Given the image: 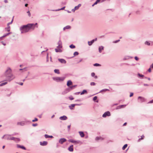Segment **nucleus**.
<instances>
[{
    "instance_id": "nucleus-37",
    "label": "nucleus",
    "mask_w": 153,
    "mask_h": 153,
    "mask_svg": "<svg viewBox=\"0 0 153 153\" xmlns=\"http://www.w3.org/2000/svg\"><path fill=\"white\" fill-rule=\"evenodd\" d=\"M79 54V53L77 52H75L74 53V56H76V55H77Z\"/></svg>"
},
{
    "instance_id": "nucleus-32",
    "label": "nucleus",
    "mask_w": 153,
    "mask_h": 153,
    "mask_svg": "<svg viewBox=\"0 0 153 153\" xmlns=\"http://www.w3.org/2000/svg\"><path fill=\"white\" fill-rule=\"evenodd\" d=\"M127 146L128 145L127 144H125L122 148L123 150H124L127 147Z\"/></svg>"
},
{
    "instance_id": "nucleus-47",
    "label": "nucleus",
    "mask_w": 153,
    "mask_h": 153,
    "mask_svg": "<svg viewBox=\"0 0 153 153\" xmlns=\"http://www.w3.org/2000/svg\"><path fill=\"white\" fill-rule=\"evenodd\" d=\"M32 125L33 126H36L37 125V123L33 124Z\"/></svg>"
},
{
    "instance_id": "nucleus-11",
    "label": "nucleus",
    "mask_w": 153,
    "mask_h": 153,
    "mask_svg": "<svg viewBox=\"0 0 153 153\" xmlns=\"http://www.w3.org/2000/svg\"><path fill=\"white\" fill-rule=\"evenodd\" d=\"M138 100H140V102H143L145 101V99L143 97H139L138 98Z\"/></svg>"
},
{
    "instance_id": "nucleus-8",
    "label": "nucleus",
    "mask_w": 153,
    "mask_h": 153,
    "mask_svg": "<svg viewBox=\"0 0 153 153\" xmlns=\"http://www.w3.org/2000/svg\"><path fill=\"white\" fill-rule=\"evenodd\" d=\"M66 141V140L65 138H63L60 139L59 141V143L62 144L63 143L65 142Z\"/></svg>"
},
{
    "instance_id": "nucleus-2",
    "label": "nucleus",
    "mask_w": 153,
    "mask_h": 153,
    "mask_svg": "<svg viewBox=\"0 0 153 153\" xmlns=\"http://www.w3.org/2000/svg\"><path fill=\"white\" fill-rule=\"evenodd\" d=\"M11 70L10 68H8L5 73V75L7 77V79L10 81L14 78V77L11 73Z\"/></svg>"
},
{
    "instance_id": "nucleus-31",
    "label": "nucleus",
    "mask_w": 153,
    "mask_h": 153,
    "mask_svg": "<svg viewBox=\"0 0 153 153\" xmlns=\"http://www.w3.org/2000/svg\"><path fill=\"white\" fill-rule=\"evenodd\" d=\"M75 105V104H71V106H69L70 108L71 109H73V108L74 107Z\"/></svg>"
},
{
    "instance_id": "nucleus-30",
    "label": "nucleus",
    "mask_w": 153,
    "mask_h": 153,
    "mask_svg": "<svg viewBox=\"0 0 153 153\" xmlns=\"http://www.w3.org/2000/svg\"><path fill=\"white\" fill-rule=\"evenodd\" d=\"M54 71L55 73H57L58 74H59L60 73L59 70L58 69L54 70Z\"/></svg>"
},
{
    "instance_id": "nucleus-39",
    "label": "nucleus",
    "mask_w": 153,
    "mask_h": 153,
    "mask_svg": "<svg viewBox=\"0 0 153 153\" xmlns=\"http://www.w3.org/2000/svg\"><path fill=\"white\" fill-rule=\"evenodd\" d=\"M90 85H96V84L95 82H91V83Z\"/></svg>"
},
{
    "instance_id": "nucleus-59",
    "label": "nucleus",
    "mask_w": 153,
    "mask_h": 153,
    "mask_svg": "<svg viewBox=\"0 0 153 153\" xmlns=\"http://www.w3.org/2000/svg\"><path fill=\"white\" fill-rule=\"evenodd\" d=\"M10 33H7L6 35H5V36H4L3 37H5L6 36L8 35Z\"/></svg>"
},
{
    "instance_id": "nucleus-36",
    "label": "nucleus",
    "mask_w": 153,
    "mask_h": 153,
    "mask_svg": "<svg viewBox=\"0 0 153 153\" xmlns=\"http://www.w3.org/2000/svg\"><path fill=\"white\" fill-rule=\"evenodd\" d=\"M70 47L71 48H75V46L73 45H71L70 46Z\"/></svg>"
},
{
    "instance_id": "nucleus-15",
    "label": "nucleus",
    "mask_w": 153,
    "mask_h": 153,
    "mask_svg": "<svg viewBox=\"0 0 153 153\" xmlns=\"http://www.w3.org/2000/svg\"><path fill=\"white\" fill-rule=\"evenodd\" d=\"M68 150L70 152H73V145H71L69 147Z\"/></svg>"
},
{
    "instance_id": "nucleus-3",
    "label": "nucleus",
    "mask_w": 153,
    "mask_h": 153,
    "mask_svg": "<svg viewBox=\"0 0 153 153\" xmlns=\"http://www.w3.org/2000/svg\"><path fill=\"white\" fill-rule=\"evenodd\" d=\"M65 79V77H56L53 78V79L54 80L57 82H61L63 81Z\"/></svg>"
},
{
    "instance_id": "nucleus-6",
    "label": "nucleus",
    "mask_w": 153,
    "mask_h": 153,
    "mask_svg": "<svg viewBox=\"0 0 153 153\" xmlns=\"http://www.w3.org/2000/svg\"><path fill=\"white\" fill-rule=\"evenodd\" d=\"M13 18L11 22H10L9 23L7 24V28H6V30H7V32L10 31V27L9 26V24H10L12 23L13 22Z\"/></svg>"
},
{
    "instance_id": "nucleus-57",
    "label": "nucleus",
    "mask_w": 153,
    "mask_h": 153,
    "mask_svg": "<svg viewBox=\"0 0 153 153\" xmlns=\"http://www.w3.org/2000/svg\"><path fill=\"white\" fill-rule=\"evenodd\" d=\"M150 67L151 68H153V63L151 65Z\"/></svg>"
},
{
    "instance_id": "nucleus-51",
    "label": "nucleus",
    "mask_w": 153,
    "mask_h": 153,
    "mask_svg": "<svg viewBox=\"0 0 153 153\" xmlns=\"http://www.w3.org/2000/svg\"><path fill=\"white\" fill-rule=\"evenodd\" d=\"M120 41V40H117V41H115L114 42V43H117V42H119V41Z\"/></svg>"
},
{
    "instance_id": "nucleus-29",
    "label": "nucleus",
    "mask_w": 153,
    "mask_h": 153,
    "mask_svg": "<svg viewBox=\"0 0 153 153\" xmlns=\"http://www.w3.org/2000/svg\"><path fill=\"white\" fill-rule=\"evenodd\" d=\"M7 82H3L0 84V86H2L7 84Z\"/></svg>"
},
{
    "instance_id": "nucleus-19",
    "label": "nucleus",
    "mask_w": 153,
    "mask_h": 153,
    "mask_svg": "<svg viewBox=\"0 0 153 153\" xmlns=\"http://www.w3.org/2000/svg\"><path fill=\"white\" fill-rule=\"evenodd\" d=\"M79 133L81 137H84L85 135L83 132H82V131H79Z\"/></svg>"
},
{
    "instance_id": "nucleus-41",
    "label": "nucleus",
    "mask_w": 153,
    "mask_h": 153,
    "mask_svg": "<svg viewBox=\"0 0 153 153\" xmlns=\"http://www.w3.org/2000/svg\"><path fill=\"white\" fill-rule=\"evenodd\" d=\"M38 120V119L37 118H35L34 120H32V122H34L35 121H37Z\"/></svg>"
},
{
    "instance_id": "nucleus-26",
    "label": "nucleus",
    "mask_w": 153,
    "mask_h": 153,
    "mask_svg": "<svg viewBox=\"0 0 153 153\" xmlns=\"http://www.w3.org/2000/svg\"><path fill=\"white\" fill-rule=\"evenodd\" d=\"M126 106V105H120L118 106V108H123L124 107H125Z\"/></svg>"
},
{
    "instance_id": "nucleus-58",
    "label": "nucleus",
    "mask_w": 153,
    "mask_h": 153,
    "mask_svg": "<svg viewBox=\"0 0 153 153\" xmlns=\"http://www.w3.org/2000/svg\"><path fill=\"white\" fill-rule=\"evenodd\" d=\"M126 124H127L126 123H125L123 124V126H126Z\"/></svg>"
},
{
    "instance_id": "nucleus-64",
    "label": "nucleus",
    "mask_w": 153,
    "mask_h": 153,
    "mask_svg": "<svg viewBox=\"0 0 153 153\" xmlns=\"http://www.w3.org/2000/svg\"><path fill=\"white\" fill-rule=\"evenodd\" d=\"M4 147H5V146H3V147H2V148H3V149H4Z\"/></svg>"
},
{
    "instance_id": "nucleus-38",
    "label": "nucleus",
    "mask_w": 153,
    "mask_h": 153,
    "mask_svg": "<svg viewBox=\"0 0 153 153\" xmlns=\"http://www.w3.org/2000/svg\"><path fill=\"white\" fill-rule=\"evenodd\" d=\"M145 44L148 45H150V43L149 42H148V41H146L145 42Z\"/></svg>"
},
{
    "instance_id": "nucleus-62",
    "label": "nucleus",
    "mask_w": 153,
    "mask_h": 153,
    "mask_svg": "<svg viewBox=\"0 0 153 153\" xmlns=\"http://www.w3.org/2000/svg\"><path fill=\"white\" fill-rule=\"evenodd\" d=\"M20 85H23V83H22V82H21V83L20 84Z\"/></svg>"
},
{
    "instance_id": "nucleus-45",
    "label": "nucleus",
    "mask_w": 153,
    "mask_h": 153,
    "mask_svg": "<svg viewBox=\"0 0 153 153\" xmlns=\"http://www.w3.org/2000/svg\"><path fill=\"white\" fill-rule=\"evenodd\" d=\"M95 73H92L91 74V75L92 76H95Z\"/></svg>"
},
{
    "instance_id": "nucleus-20",
    "label": "nucleus",
    "mask_w": 153,
    "mask_h": 153,
    "mask_svg": "<svg viewBox=\"0 0 153 153\" xmlns=\"http://www.w3.org/2000/svg\"><path fill=\"white\" fill-rule=\"evenodd\" d=\"M13 140H14L15 141L19 142L20 141V139L19 138H15L14 137V139Z\"/></svg>"
},
{
    "instance_id": "nucleus-22",
    "label": "nucleus",
    "mask_w": 153,
    "mask_h": 153,
    "mask_svg": "<svg viewBox=\"0 0 153 153\" xmlns=\"http://www.w3.org/2000/svg\"><path fill=\"white\" fill-rule=\"evenodd\" d=\"M55 51L56 52H62V50L60 49V48H56L55 49Z\"/></svg>"
},
{
    "instance_id": "nucleus-10",
    "label": "nucleus",
    "mask_w": 153,
    "mask_h": 153,
    "mask_svg": "<svg viewBox=\"0 0 153 153\" xmlns=\"http://www.w3.org/2000/svg\"><path fill=\"white\" fill-rule=\"evenodd\" d=\"M40 145L41 146H46V145L48 144V142L46 141H43V142H40Z\"/></svg>"
},
{
    "instance_id": "nucleus-52",
    "label": "nucleus",
    "mask_w": 153,
    "mask_h": 153,
    "mask_svg": "<svg viewBox=\"0 0 153 153\" xmlns=\"http://www.w3.org/2000/svg\"><path fill=\"white\" fill-rule=\"evenodd\" d=\"M153 103V100L150 101L149 102V103Z\"/></svg>"
},
{
    "instance_id": "nucleus-33",
    "label": "nucleus",
    "mask_w": 153,
    "mask_h": 153,
    "mask_svg": "<svg viewBox=\"0 0 153 153\" xmlns=\"http://www.w3.org/2000/svg\"><path fill=\"white\" fill-rule=\"evenodd\" d=\"M95 139L97 140H103V138H102V137H97Z\"/></svg>"
},
{
    "instance_id": "nucleus-18",
    "label": "nucleus",
    "mask_w": 153,
    "mask_h": 153,
    "mask_svg": "<svg viewBox=\"0 0 153 153\" xmlns=\"http://www.w3.org/2000/svg\"><path fill=\"white\" fill-rule=\"evenodd\" d=\"M72 82L71 81L68 80L67 83V85L69 86L70 85H72Z\"/></svg>"
},
{
    "instance_id": "nucleus-17",
    "label": "nucleus",
    "mask_w": 153,
    "mask_h": 153,
    "mask_svg": "<svg viewBox=\"0 0 153 153\" xmlns=\"http://www.w3.org/2000/svg\"><path fill=\"white\" fill-rule=\"evenodd\" d=\"M104 49V47L102 46H101L99 47V52L100 53H101L102 50H103Z\"/></svg>"
},
{
    "instance_id": "nucleus-40",
    "label": "nucleus",
    "mask_w": 153,
    "mask_h": 153,
    "mask_svg": "<svg viewBox=\"0 0 153 153\" xmlns=\"http://www.w3.org/2000/svg\"><path fill=\"white\" fill-rule=\"evenodd\" d=\"M94 66H100V65L98 63H95L94 65Z\"/></svg>"
},
{
    "instance_id": "nucleus-35",
    "label": "nucleus",
    "mask_w": 153,
    "mask_h": 153,
    "mask_svg": "<svg viewBox=\"0 0 153 153\" xmlns=\"http://www.w3.org/2000/svg\"><path fill=\"white\" fill-rule=\"evenodd\" d=\"M70 28L71 27L70 26H67L64 28V30L70 29Z\"/></svg>"
},
{
    "instance_id": "nucleus-5",
    "label": "nucleus",
    "mask_w": 153,
    "mask_h": 153,
    "mask_svg": "<svg viewBox=\"0 0 153 153\" xmlns=\"http://www.w3.org/2000/svg\"><path fill=\"white\" fill-rule=\"evenodd\" d=\"M5 138L8 140H13L14 137H12L10 135H6L4 136Z\"/></svg>"
},
{
    "instance_id": "nucleus-60",
    "label": "nucleus",
    "mask_w": 153,
    "mask_h": 153,
    "mask_svg": "<svg viewBox=\"0 0 153 153\" xmlns=\"http://www.w3.org/2000/svg\"><path fill=\"white\" fill-rule=\"evenodd\" d=\"M28 5V4H25V7H27V6Z\"/></svg>"
},
{
    "instance_id": "nucleus-49",
    "label": "nucleus",
    "mask_w": 153,
    "mask_h": 153,
    "mask_svg": "<svg viewBox=\"0 0 153 153\" xmlns=\"http://www.w3.org/2000/svg\"><path fill=\"white\" fill-rule=\"evenodd\" d=\"M135 59L136 60H138V57L137 56H135Z\"/></svg>"
},
{
    "instance_id": "nucleus-7",
    "label": "nucleus",
    "mask_w": 153,
    "mask_h": 153,
    "mask_svg": "<svg viewBox=\"0 0 153 153\" xmlns=\"http://www.w3.org/2000/svg\"><path fill=\"white\" fill-rule=\"evenodd\" d=\"M110 115V113L109 111H107L104 113L102 117H105L106 116H109Z\"/></svg>"
},
{
    "instance_id": "nucleus-13",
    "label": "nucleus",
    "mask_w": 153,
    "mask_h": 153,
    "mask_svg": "<svg viewBox=\"0 0 153 153\" xmlns=\"http://www.w3.org/2000/svg\"><path fill=\"white\" fill-rule=\"evenodd\" d=\"M58 46L57 47V48H62V43L61 41H59L58 42Z\"/></svg>"
},
{
    "instance_id": "nucleus-44",
    "label": "nucleus",
    "mask_w": 153,
    "mask_h": 153,
    "mask_svg": "<svg viewBox=\"0 0 153 153\" xmlns=\"http://www.w3.org/2000/svg\"><path fill=\"white\" fill-rule=\"evenodd\" d=\"M133 95V93H131L130 95V97H132Z\"/></svg>"
},
{
    "instance_id": "nucleus-14",
    "label": "nucleus",
    "mask_w": 153,
    "mask_h": 153,
    "mask_svg": "<svg viewBox=\"0 0 153 153\" xmlns=\"http://www.w3.org/2000/svg\"><path fill=\"white\" fill-rule=\"evenodd\" d=\"M59 61L62 63H66V61L64 59H59Z\"/></svg>"
},
{
    "instance_id": "nucleus-54",
    "label": "nucleus",
    "mask_w": 153,
    "mask_h": 153,
    "mask_svg": "<svg viewBox=\"0 0 153 153\" xmlns=\"http://www.w3.org/2000/svg\"><path fill=\"white\" fill-rule=\"evenodd\" d=\"M65 7H63L61 8L60 10H63L65 9Z\"/></svg>"
},
{
    "instance_id": "nucleus-53",
    "label": "nucleus",
    "mask_w": 153,
    "mask_h": 153,
    "mask_svg": "<svg viewBox=\"0 0 153 153\" xmlns=\"http://www.w3.org/2000/svg\"><path fill=\"white\" fill-rule=\"evenodd\" d=\"M148 71L149 72H151V69L150 68H149L148 70Z\"/></svg>"
},
{
    "instance_id": "nucleus-16",
    "label": "nucleus",
    "mask_w": 153,
    "mask_h": 153,
    "mask_svg": "<svg viewBox=\"0 0 153 153\" xmlns=\"http://www.w3.org/2000/svg\"><path fill=\"white\" fill-rule=\"evenodd\" d=\"M17 146L18 148H20L23 149H24V150L26 149V148L25 147H24V146H20L19 145L17 144Z\"/></svg>"
},
{
    "instance_id": "nucleus-28",
    "label": "nucleus",
    "mask_w": 153,
    "mask_h": 153,
    "mask_svg": "<svg viewBox=\"0 0 153 153\" xmlns=\"http://www.w3.org/2000/svg\"><path fill=\"white\" fill-rule=\"evenodd\" d=\"M144 137V136L143 135L141 136V137L139 138L138 140V142H140L141 140H143Z\"/></svg>"
},
{
    "instance_id": "nucleus-1",
    "label": "nucleus",
    "mask_w": 153,
    "mask_h": 153,
    "mask_svg": "<svg viewBox=\"0 0 153 153\" xmlns=\"http://www.w3.org/2000/svg\"><path fill=\"white\" fill-rule=\"evenodd\" d=\"M34 28L35 25L33 24H29L21 27L20 30L21 31V33H23L28 32L30 29L34 30Z\"/></svg>"
},
{
    "instance_id": "nucleus-50",
    "label": "nucleus",
    "mask_w": 153,
    "mask_h": 153,
    "mask_svg": "<svg viewBox=\"0 0 153 153\" xmlns=\"http://www.w3.org/2000/svg\"><path fill=\"white\" fill-rule=\"evenodd\" d=\"M138 75L140 77H143V75H141L140 74H138Z\"/></svg>"
},
{
    "instance_id": "nucleus-24",
    "label": "nucleus",
    "mask_w": 153,
    "mask_h": 153,
    "mask_svg": "<svg viewBox=\"0 0 153 153\" xmlns=\"http://www.w3.org/2000/svg\"><path fill=\"white\" fill-rule=\"evenodd\" d=\"M24 124H25L23 122H18L17 123V124L18 125H20L21 126H23L24 125Z\"/></svg>"
},
{
    "instance_id": "nucleus-55",
    "label": "nucleus",
    "mask_w": 153,
    "mask_h": 153,
    "mask_svg": "<svg viewBox=\"0 0 153 153\" xmlns=\"http://www.w3.org/2000/svg\"><path fill=\"white\" fill-rule=\"evenodd\" d=\"M4 2L5 3H7L8 2V1L7 0H5Z\"/></svg>"
},
{
    "instance_id": "nucleus-27",
    "label": "nucleus",
    "mask_w": 153,
    "mask_h": 153,
    "mask_svg": "<svg viewBox=\"0 0 153 153\" xmlns=\"http://www.w3.org/2000/svg\"><path fill=\"white\" fill-rule=\"evenodd\" d=\"M45 138H53V137L52 136H49L47 134H45Z\"/></svg>"
},
{
    "instance_id": "nucleus-48",
    "label": "nucleus",
    "mask_w": 153,
    "mask_h": 153,
    "mask_svg": "<svg viewBox=\"0 0 153 153\" xmlns=\"http://www.w3.org/2000/svg\"><path fill=\"white\" fill-rule=\"evenodd\" d=\"M1 43L4 45L5 46L6 45V44L5 43H4L3 42H1Z\"/></svg>"
},
{
    "instance_id": "nucleus-56",
    "label": "nucleus",
    "mask_w": 153,
    "mask_h": 153,
    "mask_svg": "<svg viewBox=\"0 0 153 153\" xmlns=\"http://www.w3.org/2000/svg\"><path fill=\"white\" fill-rule=\"evenodd\" d=\"M70 126H70V125L68 126V128L69 129H70Z\"/></svg>"
},
{
    "instance_id": "nucleus-46",
    "label": "nucleus",
    "mask_w": 153,
    "mask_h": 153,
    "mask_svg": "<svg viewBox=\"0 0 153 153\" xmlns=\"http://www.w3.org/2000/svg\"><path fill=\"white\" fill-rule=\"evenodd\" d=\"M27 13L28 14V16H30V13L29 11H28L27 12Z\"/></svg>"
},
{
    "instance_id": "nucleus-43",
    "label": "nucleus",
    "mask_w": 153,
    "mask_h": 153,
    "mask_svg": "<svg viewBox=\"0 0 153 153\" xmlns=\"http://www.w3.org/2000/svg\"><path fill=\"white\" fill-rule=\"evenodd\" d=\"M69 98L71 100H74V98L72 97H69Z\"/></svg>"
},
{
    "instance_id": "nucleus-23",
    "label": "nucleus",
    "mask_w": 153,
    "mask_h": 153,
    "mask_svg": "<svg viewBox=\"0 0 153 153\" xmlns=\"http://www.w3.org/2000/svg\"><path fill=\"white\" fill-rule=\"evenodd\" d=\"M94 42V40H92L91 42H88V44L89 45H91Z\"/></svg>"
},
{
    "instance_id": "nucleus-61",
    "label": "nucleus",
    "mask_w": 153,
    "mask_h": 153,
    "mask_svg": "<svg viewBox=\"0 0 153 153\" xmlns=\"http://www.w3.org/2000/svg\"><path fill=\"white\" fill-rule=\"evenodd\" d=\"M75 87V85L73 86H72L71 87V88H73V87Z\"/></svg>"
},
{
    "instance_id": "nucleus-9",
    "label": "nucleus",
    "mask_w": 153,
    "mask_h": 153,
    "mask_svg": "<svg viewBox=\"0 0 153 153\" xmlns=\"http://www.w3.org/2000/svg\"><path fill=\"white\" fill-rule=\"evenodd\" d=\"M81 6V4H79L77 6H75L74 9L72 10V11L74 12L76 10H78Z\"/></svg>"
},
{
    "instance_id": "nucleus-21",
    "label": "nucleus",
    "mask_w": 153,
    "mask_h": 153,
    "mask_svg": "<svg viewBox=\"0 0 153 153\" xmlns=\"http://www.w3.org/2000/svg\"><path fill=\"white\" fill-rule=\"evenodd\" d=\"M87 92L86 90H83L80 93V94L81 95H82L84 94H87Z\"/></svg>"
},
{
    "instance_id": "nucleus-12",
    "label": "nucleus",
    "mask_w": 153,
    "mask_h": 153,
    "mask_svg": "<svg viewBox=\"0 0 153 153\" xmlns=\"http://www.w3.org/2000/svg\"><path fill=\"white\" fill-rule=\"evenodd\" d=\"M67 119V117L65 116H63L60 117V119L61 120H65Z\"/></svg>"
},
{
    "instance_id": "nucleus-34",
    "label": "nucleus",
    "mask_w": 153,
    "mask_h": 153,
    "mask_svg": "<svg viewBox=\"0 0 153 153\" xmlns=\"http://www.w3.org/2000/svg\"><path fill=\"white\" fill-rule=\"evenodd\" d=\"M109 91V90L108 89H103L102 90H101L100 92H101L102 91H104V92H105V91Z\"/></svg>"
},
{
    "instance_id": "nucleus-25",
    "label": "nucleus",
    "mask_w": 153,
    "mask_h": 153,
    "mask_svg": "<svg viewBox=\"0 0 153 153\" xmlns=\"http://www.w3.org/2000/svg\"><path fill=\"white\" fill-rule=\"evenodd\" d=\"M100 0H97V1L92 5V6H94L95 5L97 4L99 2Z\"/></svg>"
},
{
    "instance_id": "nucleus-42",
    "label": "nucleus",
    "mask_w": 153,
    "mask_h": 153,
    "mask_svg": "<svg viewBox=\"0 0 153 153\" xmlns=\"http://www.w3.org/2000/svg\"><path fill=\"white\" fill-rule=\"evenodd\" d=\"M97 99V97L96 96H95L93 98V99L94 101H95V100H96Z\"/></svg>"
},
{
    "instance_id": "nucleus-63",
    "label": "nucleus",
    "mask_w": 153,
    "mask_h": 153,
    "mask_svg": "<svg viewBox=\"0 0 153 153\" xmlns=\"http://www.w3.org/2000/svg\"><path fill=\"white\" fill-rule=\"evenodd\" d=\"M94 78L95 79H97V76H94Z\"/></svg>"
},
{
    "instance_id": "nucleus-4",
    "label": "nucleus",
    "mask_w": 153,
    "mask_h": 153,
    "mask_svg": "<svg viewBox=\"0 0 153 153\" xmlns=\"http://www.w3.org/2000/svg\"><path fill=\"white\" fill-rule=\"evenodd\" d=\"M68 141L75 144H79L81 143L79 141H76L73 139H70L68 140Z\"/></svg>"
}]
</instances>
